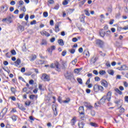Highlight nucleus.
<instances>
[{"label": "nucleus", "mask_w": 128, "mask_h": 128, "mask_svg": "<svg viewBox=\"0 0 128 128\" xmlns=\"http://www.w3.org/2000/svg\"><path fill=\"white\" fill-rule=\"evenodd\" d=\"M100 34L102 38H104V36H106V32L101 31L100 32Z\"/></svg>", "instance_id": "27"}, {"label": "nucleus", "mask_w": 128, "mask_h": 128, "mask_svg": "<svg viewBox=\"0 0 128 128\" xmlns=\"http://www.w3.org/2000/svg\"><path fill=\"white\" fill-rule=\"evenodd\" d=\"M101 84L102 86H104V88H108V82L104 80V81H101Z\"/></svg>", "instance_id": "12"}, {"label": "nucleus", "mask_w": 128, "mask_h": 128, "mask_svg": "<svg viewBox=\"0 0 128 128\" xmlns=\"http://www.w3.org/2000/svg\"><path fill=\"white\" fill-rule=\"evenodd\" d=\"M108 12H109L110 14H112V7L110 6V7H108Z\"/></svg>", "instance_id": "32"}, {"label": "nucleus", "mask_w": 128, "mask_h": 128, "mask_svg": "<svg viewBox=\"0 0 128 128\" xmlns=\"http://www.w3.org/2000/svg\"><path fill=\"white\" fill-rule=\"evenodd\" d=\"M70 102V99H68V100H64L62 101V102L64 104H68V102Z\"/></svg>", "instance_id": "45"}, {"label": "nucleus", "mask_w": 128, "mask_h": 128, "mask_svg": "<svg viewBox=\"0 0 128 128\" xmlns=\"http://www.w3.org/2000/svg\"><path fill=\"white\" fill-rule=\"evenodd\" d=\"M68 12H70V14H72L74 12V8H69L68 9Z\"/></svg>", "instance_id": "52"}, {"label": "nucleus", "mask_w": 128, "mask_h": 128, "mask_svg": "<svg viewBox=\"0 0 128 128\" xmlns=\"http://www.w3.org/2000/svg\"><path fill=\"white\" fill-rule=\"evenodd\" d=\"M84 12L85 14H86L88 16H90V12H88V10H85Z\"/></svg>", "instance_id": "35"}, {"label": "nucleus", "mask_w": 128, "mask_h": 128, "mask_svg": "<svg viewBox=\"0 0 128 128\" xmlns=\"http://www.w3.org/2000/svg\"><path fill=\"white\" fill-rule=\"evenodd\" d=\"M99 74H100V76H104V74H106V71L104 70H100L99 72Z\"/></svg>", "instance_id": "31"}, {"label": "nucleus", "mask_w": 128, "mask_h": 128, "mask_svg": "<svg viewBox=\"0 0 128 128\" xmlns=\"http://www.w3.org/2000/svg\"><path fill=\"white\" fill-rule=\"evenodd\" d=\"M111 98H112V92H108L107 93V96H106V100H107L108 102H110Z\"/></svg>", "instance_id": "10"}, {"label": "nucleus", "mask_w": 128, "mask_h": 128, "mask_svg": "<svg viewBox=\"0 0 128 128\" xmlns=\"http://www.w3.org/2000/svg\"><path fill=\"white\" fill-rule=\"evenodd\" d=\"M43 16L44 18H48V13L46 12H44Z\"/></svg>", "instance_id": "39"}, {"label": "nucleus", "mask_w": 128, "mask_h": 128, "mask_svg": "<svg viewBox=\"0 0 128 128\" xmlns=\"http://www.w3.org/2000/svg\"><path fill=\"white\" fill-rule=\"evenodd\" d=\"M98 60V57H96L94 58H92L91 59V62L92 64H96V62Z\"/></svg>", "instance_id": "22"}, {"label": "nucleus", "mask_w": 128, "mask_h": 128, "mask_svg": "<svg viewBox=\"0 0 128 128\" xmlns=\"http://www.w3.org/2000/svg\"><path fill=\"white\" fill-rule=\"evenodd\" d=\"M20 62H22V61L20 60V59L18 58L14 62L15 66H20Z\"/></svg>", "instance_id": "14"}, {"label": "nucleus", "mask_w": 128, "mask_h": 128, "mask_svg": "<svg viewBox=\"0 0 128 128\" xmlns=\"http://www.w3.org/2000/svg\"><path fill=\"white\" fill-rule=\"evenodd\" d=\"M76 122V117L73 118L71 120L72 126H74Z\"/></svg>", "instance_id": "20"}, {"label": "nucleus", "mask_w": 128, "mask_h": 128, "mask_svg": "<svg viewBox=\"0 0 128 128\" xmlns=\"http://www.w3.org/2000/svg\"><path fill=\"white\" fill-rule=\"evenodd\" d=\"M54 112V116H58V111L56 110V108H55V110H53Z\"/></svg>", "instance_id": "60"}, {"label": "nucleus", "mask_w": 128, "mask_h": 128, "mask_svg": "<svg viewBox=\"0 0 128 128\" xmlns=\"http://www.w3.org/2000/svg\"><path fill=\"white\" fill-rule=\"evenodd\" d=\"M64 76L66 80H70L72 82H76V79L74 78V76L72 73H68V71H66V72L64 74Z\"/></svg>", "instance_id": "1"}, {"label": "nucleus", "mask_w": 128, "mask_h": 128, "mask_svg": "<svg viewBox=\"0 0 128 128\" xmlns=\"http://www.w3.org/2000/svg\"><path fill=\"white\" fill-rule=\"evenodd\" d=\"M95 82H100V78L98 76H96L94 78Z\"/></svg>", "instance_id": "46"}, {"label": "nucleus", "mask_w": 128, "mask_h": 128, "mask_svg": "<svg viewBox=\"0 0 128 128\" xmlns=\"http://www.w3.org/2000/svg\"><path fill=\"white\" fill-rule=\"evenodd\" d=\"M5 10L3 11V12H6L8 10V6L6 4L5 5Z\"/></svg>", "instance_id": "55"}, {"label": "nucleus", "mask_w": 128, "mask_h": 128, "mask_svg": "<svg viewBox=\"0 0 128 128\" xmlns=\"http://www.w3.org/2000/svg\"><path fill=\"white\" fill-rule=\"evenodd\" d=\"M69 52H70V53L72 54H74V52H76V49L72 48L71 50H69Z\"/></svg>", "instance_id": "34"}, {"label": "nucleus", "mask_w": 128, "mask_h": 128, "mask_svg": "<svg viewBox=\"0 0 128 128\" xmlns=\"http://www.w3.org/2000/svg\"><path fill=\"white\" fill-rule=\"evenodd\" d=\"M66 54V50H64L62 53V56H65Z\"/></svg>", "instance_id": "53"}, {"label": "nucleus", "mask_w": 128, "mask_h": 128, "mask_svg": "<svg viewBox=\"0 0 128 128\" xmlns=\"http://www.w3.org/2000/svg\"><path fill=\"white\" fill-rule=\"evenodd\" d=\"M104 87L102 86L99 85L98 92L99 90H100L101 92H104Z\"/></svg>", "instance_id": "41"}, {"label": "nucleus", "mask_w": 128, "mask_h": 128, "mask_svg": "<svg viewBox=\"0 0 128 128\" xmlns=\"http://www.w3.org/2000/svg\"><path fill=\"white\" fill-rule=\"evenodd\" d=\"M6 20L8 22V24H12V22H13L12 18L10 16H8L7 18L2 20V22H6Z\"/></svg>", "instance_id": "7"}, {"label": "nucleus", "mask_w": 128, "mask_h": 128, "mask_svg": "<svg viewBox=\"0 0 128 128\" xmlns=\"http://www.w3.org/2000/svg\"><path fill=\"white\" fill-rule=\"evenodd\" d=\"M58 44L60 46H64V40H62V39L58 40Z\"/></svg>", "instance_id": "17"}, {"label": "nucleus", "mask_w": 128, "mask_h": 128, "mask_svg": "<svg viewBox=\"0 0 128 128\" xmlns=\"http://www.w3.org/2000/svg\"><path fill=\"white\" fill-rule=\"evenodd\" d=\"M85 124L84 122H79L78 124V126H79V128H84V126Z\"/></svg>", "instance_id": "21"}, {"label": "nucleus", "mask_w": 128, "mask_h": 128, "mask_svg": "<svg viewBox=\"0 0 128 128\" xmlns=\"http://www.w3.org/2000/svg\"><path fill=\"white\" fill-rule=\"evenodd\" d=\"M17 106L20 110H23V112H24V110H26V108L24 107V106H22V104L17 103Z\"/></svg>", "instance_id": "11"}, {"label": "nucleus", "mask_w": 128, "mask_h": 128, "mask_svg": "<svg viewBox=\"0 0 128 128\" xmlns=\"http://www.w3.org/2000/svg\"><path fill=\"white\" fill-rule=\"evenodd\" d=\"M80 22H83V24H84V18H86V16H84V14H82L81 16L80 17Z\"/></svg>", "instance_id": "13"}, {"label": "nucleus", "mask_w": 128, "mask_h": 128, "mask_svg": "<svg viewBox=\"0 0 128 128\" xmlns=\"http://www.w3.org/2000/svg\"><path fill=\"white\" fill-rule=\"evenodd\" d=\"M123 66V70H128V68L126 66V65L124 64L122 65Z\"/></svg>", "instance_id": "43"}, {"label": "nucleus", "mask_w": 128, "mask_h": 128, "mask_svg": "<svg viewBox=\"0 0 128 128\" xmlns=\"http://www.w3.org/2000/svg\"><path fill=\"white\" fill-rule=\"evenodd\" d=\"M106 32V34H106V36H110V34H112V32H110V30L106 31V32Z\"/></svg>", "instance_id": "38"}, {"label": "nucleus", "mask_w": 128, "mask_h": 128, "mask_svg": "<svg viewBox=\"0 0 128 128\" xmlns=\"http://www.w3.org/2000/svg\"><path fill=\"white\" fill-rule=\"evenodd\" d=\"M87 108L89 110H92V108H94V106L91 105H88V106H87Z\"/></svg>", "instance_id": "61"}, {"label": "nucleus", "mask_w": 128, "mask_h": 128, "mask_svg": "<svg viewBox=\"0 0 128 128\" xmlns=\"http://www.w3.org/2000/svg\"><path fill=\"white\" fill-rule=\"evenodd\" d=\"M84 54H85L86 56H90V52L88 50H84Z\"/></svg>", "instance_id": "24"}, {"label": "nucleus", "mask_w": 128, "mask_h": 128, "mask_svg": "<svg viewBox=\"0 0 128 128\" xmlns=\"http://www.w3.org/2000/svg\"><path fill=\"white\" fill-rule=\"evenodd\" d=\"M59 66H60V62H56L54 64V63H52L50 66V68H54L56 67V70L58 72H60V68Z\"/></svg>", "instance_id": "2"}, {"label": "nucleus", "mask_w": 128, "mask_h": 128, "mask_svg": "<svg viewBox=\"0 0 128 128\" xmlns=\"http://www.w3.org/2000/svg\"><path fill=\"white\" fill-rule=\"evenodd\" d=\"M48 2L50 4H54V0H48Z\"/></svg>", "instance_id": "51"}, {"label": "nucleus", "mask_w": 128, "mask_h": 128, "mask_svg": "<svg viewBox=\"0 0 128 128\" xmlns=\"http://www.w3.org/2000/svg\"><path fill=\"white\" fill-rule=\"evenodd\" d=\"M93 74H94L96 76H98V72L96 70H93Z\"/></svg>", "instance_id": "58"}, {"label": "nucleus", "mask_w": 128, "mask_h": 128, "mask_svg": "<svg viewBox=\"0 0 128 128\" xmlns=\"http://www.w3.org/2000/svg\"><path fill=\"white\" fill-rule=\"evenodd\" d=\"M54 32H60V25H55Z\"/></svg>", "instance_id": "18"}, {"label": "nucleus", "mask_w": 128, "mask_h": 128, "mask_svg": "<svg viewBox=\"0 0 128 128\" xmlns=\"http://www.w3.org/2000/svg\"><path fill=\"white\" fill-rule=\"evenodd\" d=\"M72 40L73 42H76L78 41V39L76 38H74L72 39Z\"/></svg>", "instance_id": "63"}, {"label": "nucleus", "mask_w": 128, "mask_h": 128, "mask_svg": "<svg viewBox=\"0 0 128 128\" xmlns=\"http://www.w3.org/2000/svg\"><path fill=\"white\" fill-rule=\"evenodd\" d=\"M31 104H32V102L30 101H29L28 102H25L26 106H30Z\"/></svg>", "instance_id": "49"}, {"label": "nucleus", "mask_w": 128, "mask_h": 128, "mask_svg": "<svg viewBox=\"0 0 128 128\" xmlns=\"http://www.w3.org/2000/svg\"><path fill=\"white\" fill-rule=\"evenodd\" d=\"M36 54H34L32 56L31 60H30V61L31 62H34V60H36Z\"/></svg>", "instance_id": "33"}, {"label": "nucleus", "mask_w": 128, "mask_h": 128, "mask_svg": "<svg viewBox=\"0 0 128 128\" xmlns=\"http://www.w3.org/2000/svg\"><path fill=\"white\" fill-rule=\"evenodd\" d=\"M10 52L12 56H16V50H12Z\"/></svg>", "instance_id": "40"}, {"label": "nucleus", "mask_w": 128, "mask_h": 128, "mask_svg": "<svg viewBox=\"0 0 128 128\" xmlns=\"http://www.w3.org/2000/svg\"><path fill=\"white\" fill-rule=\"evenodd\" d=\"M90 126H94V128H98V124L94 122H91L90 123Z\"/></svg>", "instance_id": "29"}, {"label": "nucleus", "mask_w": 128, "mask_h": 128, "mask_svg": "<svg viewBox=\"0 0 128 128\" xmlns=\"http://www.w3.org/2000/svg\"><path fill=\"white\" fill-rule=\"evenodd\" d=\"M114 90L117 94H120V96L122 94V92L120 91V90L118 88H115Z\"/></svg>", "instance_id": "16"}, {"label": "nucleus", "mask_w": 128, "mask_h": 128, "mask_svg": "<svg viewBox=\"0 0 128 128\" xmlns=\"http://www.w3.org/2000/svg\"><path fill=\"white\" fill-rule=\"evenodd\" d=\"M106 96H104L100 100V101L98 102V104H104V102H106Z\"/></svg>", "instance_id": "9"}, {"label": "nucleus", "mask_w": 128, "mask_h": 128, "mask_svg": "<svg viewBox=\"0 0 128 128\" xmlns=\"http://www.w3.org/2000/svg\"><path fill=\"white\" fill-rule=\"evenodd\" d=\"M120 112L124 113V108H121L119 110Z\"/></svg>", "instance_id": "54"}, {"label": "nucleus", "mask_w": 128, "mask_h": 128, "mask_svg": "<svg viewBox=\"0 0 128 128\" xmlns=\"http://www.w3.org/2000/svg\"><path fill=\"white\" fill-rule=\"evenodd\" d=\"M6 58H10V52H8L6 54Z\"/></svg>", "instance_id": "50"}, {"label": "nucleus", "mask_w": 128, "mask_h": 128, "mask_svg": "<svg viewBox=\"0 0 128 128\" xmlns=\"http://www.w3.org/2000/svg\"><path fill=\"white\" fill-rule=\"evenodd\" d=\"M30 24L32 26V24H36V20H34L32 22H31Z\"/></svg>", "instance_id": "57"}, {"label": "nucleus", "mask_w": 128, "mask_h": 128, "mask_svg": "<svg viewBox=\"0 0 128 128\" xmlns=\"http://www.w3.org/2000/svg\"><path fill=\"white\" fill-rule=\"evenodd\" d=\"M124 86H125V88H128V83L126 82H124Z\"/></svg>", "instance_id": "62"}, {"label": "nucleus", "mask_w": 128, "mask_h": 128, "mask_svg": "<svg viewBox=\"0 0 128 128\" xmlns=\"http://www.w3.org/2000/svg\"><path fill=\"white\" fill-rule=\"evenodd\" d=\"M96 46H99V48H102L104 42V41L100 39H98L96 40Z\"/></svg>", "instance_id": "4"}, {"label": "nucleus", "mask_w": 128, "mask_h": 128, "mask_svg": "<svg viewBox=\"0 0 128 128\" xmlns=\"http://www.w3.org/2000/svg\"><path fill=\"white\" fill-rule=\"evenodd\" d=\"M77 82H78V84H82V78H77Z\"/></svg>", "instance_id": "36"}, {"label": "nucleus", "mask_w": 128, "mask_h": 128, "mask_svg": "<svg viewBox=\"0 0 128 128\" xmlns=\"http://www.w3.org/2000/svg\"><path fill=\"white\" fill-rule=\"evenodd\" d=\"M77 62H78V59L76 58L74 60H73L72 61V64H74V66H75Z\"/></svg>", "instance_id": "47"}, {"label": "nucleus", "mask_w": 128, "mask_h": 128, "mask_svg": "<svg viewBox=\"0 0 128 128\" xmlns=\"http://www.w3.org/2000/svg\"><path fill=\"white\" fill-rule=\"evenodd\" d=\"M86 2V0H84L79 2V6H82L84 4V3Z\"/></svg>", "instance_id": "25"}, {"label": "nucleus", "mask_w": 128, "mask_h": 128, "mask_svg": "<svg viewBox=\"0 0 128 128\" xmlns=\"http://www.w3.org/2000/svg\"><path fill=\"white\" fill-rule=\"evenodd\" d=\"M107 72L108 74H110L111 76H114V72L112 70H108Z\"/></svg>", "instance_id": "23"}, {"label": "nucleus", "mask_w": 128, "mask_h": 128, "mask_svg": "<svg viewBox=\"0 0 128 128\" xmlns=\"http://www.w3.org/2000/svg\"><path fill=\"white\" fill-rule=\"evenodd\" d=\"M63 6H67V4H68V0H64V1L62 2Z\"/></svg>", "instance_id": "37"}, {"label": "nucleus", "mask_w": 128, "mask_h": 128, "mask_svg": "<svg viewBox=\"0 0 128 128\" xmlns=\"http://www.w3.org/2000/svg\"><path fill=\"white\" fill-rule=\"evenodd\" d=\"M17 30H18V32H24V26H22L20 24H18Z\"/></svg>", "instance_id": "8"}, {"label": "nucleus", "mask_w": 128, "mask_h": 128, "mask_svg": "<svg viewBox=\"0 0 128 128\" xmlns=\"http://www.w3.org/2000/svg\"><path fill=\"white\" fill-rule=\"evenodd\" d=\"M84 106H81L78 108V112L80 114H82V116L80 117L81 120L84 118Z\"/></svg>", "instance_id": "3"}, {"label": "nucleus", "mask_w": 128, "mask_h": 128, "mask_svg": "<svg viewBox=\"0 0 128 128\" xmlns=\"http://www.w3.org/2000/svg\"><path fill=\"white\" fill-rule=\"evenodd\" d=\"M36 64H40L41 66L44 64V63H42V60H38V61L36 62Z\"/></svg>", "instance_id": "30"}, {"label": "nucleus", "mask_w": 128, "mask_h": 128, "mask_svg": "<svg viewBox=\"0 0 128 128\" xmlns=\"http://www.w3.org/2000/svg\"><path fill=\"white\" fill-rule=\"evenodd\" d=\"M90 114L92 116H96V112L94 110H91Z\"/></svg>", "instance_id": "42"}, {"label": "nucleus", "mask_w": 128, "mask_h": 128, "mask_svg": "<svg viewBox=\"0 0 128 128\" xmlns=\"http://www.w3.org/2000/svg\"><path fill=\"white\" fill-rule=\"evenodd\" d=\"M18 116L16 115H14L12 116V118L13 122H16V120H18Z\"/></svg>", "instance_id": "26"}, {"label": "nucleus", "mask_w": 128, "mask_h": 128, "mask_svg": "<svg viewBox=\"0 0 128 128\" xmlns=\"http://www.w3.org/2000/svg\"><path fill=\"white\" fill-rule=\"evenodd\" d=\"M29 98H30V100H34V98H36V95L31 94Z\"/></svg>", "instance_id": "44"}, {"label": "nucleus", "mask_w": 128, "mask_h": 128, "mask_svg": "<svg viewBox=\"0 0 128 128\" xmlns=\"http://www.w3.org/2000/svg\"><path fill=\"white\" fill-rule=\"evenodd\" d=\"M41 78L42 80H44V82H50V76L46 74H43Z\"/></svg>", "instance_id": "6"}, {"label": "nucleus", "mask_w": 128, "mask_h": 128, "mask_svg": "<svg viewBox=\"0 0 128 128\" xmlns=\"http://www.w3.org/2000/svg\"><path fill=\"white\" fill-rule=\"evenodd\" d=\"M124 100L128 103V96H124Z\"/></svg>", "instance_id": "64"}, {"label": "nucleus", "mask_w": 128, "mask_h": 128, "mask_svg": "<svg viewBox=\"0 0 128 128\" xmlns=\"http://www.w3.org/2000/svg\"><path fill=\"white\" fill-rule=\"evenodd\" d=\"M2 114L0 115V120H4V116L6 114V112H8V108H4L2 111Z\"/></svg>", "instance_id": "5"}, {"label": "nucleus", "mask_w": 128, "mask_h": 128, "mask_svg": "<svg viewBox=\"0 0 128 128\" xmlns=\"http://www.w3.org/2000/svg\"><path fill=\"white\" fill-rule=\"evenodd\" d=\"M46 41L45 40H42V42L41 43L42 46H44L45 44H46Z\"/></svg>", "instance_id": "59"}, {"label": "nucleus", "mask_w": 128, "mask_h": 128, "mask_svg": "<svg viewBox=\"0 0 128 128\" xmlns=\"http://www.w3.org/2000/svg\"><path fill=\"white\" fill-rule=\"evenodd\" d=\"M58 8H60V5H58V4H57L54 7V10H58Z\"/></svg>", "instance_id": "56"}, {"label": "nucleus", "mask_w": 128, "mask_h": 128, "mask_svg": "<svg viewBox=\"0 0 128 128\" xmlns=\"http://www.w3.org/2000/svg\"><path fill=\"white\" fill-rule=\"evenodd\" d=\"M98 88H99L98 84H95L94 86V92H98Z\"/></svg>", "instance_id": "15"}, {"label": "nucleus", "mask_w": 128, "mask_h": 128, "mask_svg": "<svg viewBox=\"0 0 128 128\" xmlns=\"http://www.w3.org/2000/svg\"><path fill=\"white\" fill-rule=\"evenodd\" d=\"M10 90H11L12 94H16V90L14 87H12L10 88Z\"/></svg>", "instance_id": "28"}, {"label": "nucleus", "mask_w": 128, "mask_h": 128, "mask_svg": "<svg viewBox=\"0 0 128 128\" xmlns=\"http://www.w3.org/2000/svg\"><path fill=\"white\" fill-rule=\"evenodd\" d=\"M32 72H26V73H24V75L30 76H32Z\"/></svg>", "instance_id": "48"}, {"label": "nucleus", "mask_w": 128, "mask_h": 128, "mask_svg": "<svg viewBox=\"0 0 128 128\" xmlns=\"http://www.w3.org/2000/svg\"><path fill=\"white\" fill-rule=\"evenodd\" d=\"M82 70V68H76L74 70V72L75 74H78L80 72V70Z\"/></svg>", "instance_id": "19"}]
</instances>
